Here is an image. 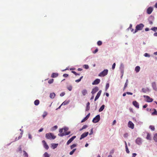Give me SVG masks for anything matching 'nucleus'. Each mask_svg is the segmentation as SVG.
<instances>
[{"mask_svg":"<svg viewBox=\"0 0 157 157\" xmlns=\"http://www.w3.org/2000/svg\"><path fill=\"white\" fill-rule=\"evenodd\" d=\"M144 25L142 23L137 25L136 27V29L133 32L134 33H136L138 30H141L144 27Z\"/></svg>","mask_w":157,"mask_h":157,"instance_id":"f257e3e1","label":"nucleus"},{"mask_svg":"<svg viewBox=\"0 0 157 157\" xmlns=\"http://www.w3.org/2000/svg\"><path fill=\"white\" fill-rule=\"evenodd\" d=\"M46 138L48 139H54L56 136H55L53 134L51 133H47L45 135Z\"/></svg>","mask_w":157,"mask_h":157,"instance_id":"f03ea898","label":"nucleus"},{"mask_svg":"<svg viewBox=\"0 0 157 157\" xmlns=\"http://www.w3.org/2000/svg\"><path fill=\"white\" fill-rule=\"evenodd\" d=\"M108 71L107 69H105L99 74V76L101 77H104L107 74Z\"/></svg>","mask_w":157,"mask_h":157,"instance_id":"7ed1b4c3","label":"nucleus"},{"mask_svg":"<svg viewBox=\"0 0 157 157\" xmlns=\"http://www.w3.org/2000/svg\"><path fill=\"white\" fill-rule=\"evenodd\" d=\"M100 120L99 115H98L92 121L94 123L98 122Z\"/></svg>","mask_w":157,"mask_h":157,"instance_id":"20e7f679","label":"nucleus"},{"mask_svg":"<svg viewBox=\"0 0 157 157\" xmlns=\"http://www.w3.org/2000/svg\"><path fill=\"white\" fill-rule=\"evenodd\" d=\"M144 97L146 98V101L147 102H151L153 101V99L148 96L144 95Z\"/></svg>","mask_w":157,"mask_h":157,"instance_id":"39448f33","label":"nucleus"},{"mask_svg":"<svg viewBox=\"0 0 157 157\" xmlns=\"http://www.w3.org/2000/svg\"><path fill=\"white\" fill-rule=\"evenodd\" d=\"M134 124L132 121H130L128 122V126L129 128L133 129L134 128Z\"/></svg>","mask_w":157,"mask_h":157,"instance_id":"423d86ee","label":"nucleus"},{"mask_svg":"<svg viewBox=\"0 0 157 157\" xmlns=\"http://www.w3.org/2000/svg\"><path fill=\"white\" fill-rule=\"evenodd\" d=\"M153 10V8L152 7H148L147 11V12L148 14H150Z\"/></svg>","mask_w":157,"mask_h":157,"instance_id":"0eeeda50","label":"nucleus"},{"mask_svg":"<svg viewBox=\"0 0 157 157\" xmlns=\"http://www.w3.org/2000/svg\"><path fill=\"white\" fill-rule=\"evenodd\" d=\"M98 90V87H95L92 90L91 92V94H94Z\"/></svg>","mask_w":157,"mask_h":157,"instance_id":"6e6552de","label":"nucleus"},{"mask_svg":"<svg viewBox=\"0 0 157 157\" xmlns=\"http://www.w3.org/2000/svg\"><path fill=\"white\" fill-rule=\"evenodd\" d=\"M132 104L136 108L138 109L139 108V104L136 101H133L132 102Z\"/></svg>","mask_w":157,"mask_h":157,"instance_id":"1a4fd4ad","label":"nucleus"},{"mask_svg":"<svg viewBox=\"0 0 157 157\" xmlns=\"http://www.w3.org/2000/svg\"><path fill=\"white\" fill-rule=\"evenodd\" d=\"M89 134V132H85L83 133L81 136V137L80 138V140H82L83 138L84 137H86Z\"/></svg>","mask_w":157,"mask_h":157,"instance_id":"9d476101","label":"nucleus"},{"mask_svg":"<svg viewBox=\"0 0 157 157\" xmlns=\"http://www.w3.org/2000/svg\"><path fill=\"white\" fill-rule=\"evenodd\" d=\"M136 143L138 145H140L142 143V140L140 138H138L136 140Z\"/></svg>","mask_w":157,"mask_h":157,"instance_id":"9b49d317","label":"nucleus"},{"mask_svg":"<svg viewBox=\"0 0 157 157\" xmlns=\"http://www.w3.org/2000/svg\"><path fill=\"white\" fill-rule=\"evenodd\" d=\"M101 90H100L98 91V93L97 95H96V97H95L94 101H96V100H97L99 97L100 96L101 94Z\"/></svg>","mask_w":157,"mask_h":157,"instance_id":"f8f14e48","label":"nucleus"},{"mask_svg":"<svg viewBox=\"0 0 157 157\" xmlns=\"http://www.w3.org/2000/svg\"><path fill=\"white\" fill-rule=\"evenodd\" d=\"M70 132H65L63 133L59 134H58V136H59L62 137V136H64L68 135L69 134H70Z\"/></svg>","mask_w":157,"mask_h":157,"instance_id":"ddd939ff","label":"nucleus"},{"mask_svg":"<svg viewBox=\"0 0 157 157\" xmlns=\"http://www.w3.org/2000/svg\"><path fill=\"white\" fill-rule=\"evenodd\" d=\"M42 143L43 144V145L44 147L46 149H48L49 148L47 144L45 141L44 140L42 141Z\"/></svg>","mask_w":157,"mask_h":157,"instance_id":"4468645a","label":"nucleus"},{"mask_svg":"<svg viewBox=\"0 0 157 157\" xmlns=\"http://www.w3.org/2000/svg\"><path fill=\"white\" fill-rule=\"evenodd\" d=\"M100 81V79H97L95 80L92 83L93 85H97L99 83Z\"/></svg>","mask_w":157,"mask_h":157,"instance_id":"2eb2a0df","label":"nucleus"},{"mask_svg":"<svg viewBox=\"0 0 157 157\" xmlns=\"http://www.w3.org/2000/svg\"><path fill=\"white\" fill-rule=\"evenodd\" d=\"M152 87L153 89L155 91H156L157 88L156 86V83L155 82H153L152 83Z\"/></svg>","mask_w":157,"mask_h":157,"instance_id":"dca6fc26","label":"nucleus"},{"mask_svg":"<svg viewBox=\"0 0 157 157\" xmlns=\"http://www.w3.org/2000/svg\"><path fill=\"white\" fill-rule=\"evenodd\" d=\"M90 113H89L83 119H82L81 121V122H83L86 121L88 118L89 117Z\"/></svg>","mask_w":157,"mask_h":157,"instance_id":"f3484780","label":"nucleus"},{"mask_svg":"<svg viewBox=\"0 0 157 157\" xmlns=\"http://www.w3.org/2000/svg\"><path fill=\"white\" fill-rule=\"evenodd\" d=\"M58 76V74L57 73H53L52 74L51 77L52 78H56Z\"/></svg>","mask_w":157,"mask_h":157,"instance_id":"a211bd4d","label":"nucleus"},{"mask_svg":"<svg viewBox=\"0 0 157 157\" xmlns=\"http://www.w3.org/2000/svg\"><path fill=\"white\" fill-rule=\"evenodd\" d=\"M90 103L89 102H88L86 104V111H88L89 110L90 107Z\"/></svg>","mask_w":157,"mask_h":157,"instance_id":"6ab92c4d","label":"nucleus"},{"mask_svg":"<svg viewBox=\"0 0 157 157\" xmlns=\"http://www.w3.org/2000/svg\"><path fill=\"white\" fill-rule=\"evenodd\" d=\"M55 94L54 93H50V97L51 98H53L55 96Z\"/></svg>","mask_w":157,"mask_h":157,"instance_id":"aec40b11","label":"nucleus"},{"mask_svg":"<svg viewBox=\"0 0 157 157\" xmlns=\"http://www.w3.org/2000/svg\"><path fill=\"white\" fill-rule=\"evenodd\" d=\"M140 67L139 66H136L135 68V70L136 72H138L140 71Z\"/></svg>","mask_w":157,"mask_h":157,"instance_id":"412c9836","label":"nucleus"},{"mask_svg":"<svg viewBox=\"0 0 157 157\" xmlns=\"http://www.w3.org/2000/svg\"><path fill=\"white\" fill-rule=\"evenodd\" d=\"M125 150H126V152L127 153H129V151L128 150V147H127V143H126V142H125Z\"/></svg>","mask_w":157,"mask_h":157,"instance_id":"4be33fe9","label":"nucleus"},{"mask_svg":"<svg viewBox=\"0 0 157 157\" xmlns=\"http://www.w3.org/2000/svg\"><path fill=\"white\" fill-rule=\"evenodd\" d=\"M105 108V105H102L100 108L99 109V111L101 112Z\"/></svg>","mask_w":157,"mask_h":157,"instance_id":"5701e85b","label":"nucleus"},{"mask_svg":"<svg viewBox=\"0 0 157 157\" xmlns=\"http://www.w3.org/2000/svg\"><path fill=\"white\" fill-rule=\"evenodd\" d=\"M58 145V144H52V147L53 149L56 148Z\"/></svg>","mask_w":157,"mask_h":157,"instance_id":"b1692460","label":"nucleus"},{"mask_svg":"<svg viewBox=\"0 0 157 157\" xmlns=\"http://www.w3.org/2000/svg\"><path fill=\"white\" fill-rule=\"evenodd\" d=\"M82 93L83 95L85 96V95H86V94H87V90L85 89L83 90L82 91Z\"/></svg>","mask_w":157,"mask_h":157,"instance_id":"393cba45","label":"nucleus"},{"mask_svg":"<svg viewBox=\"0 0 157 157\" xmlns=\"http://www.w3.org/2000/svg\"><path fill=\"white\" fill-rule=\"evenodd\" d=\"M69 101H65L61 105H67L69 103Z\"/></svg>","mask_w":157,"mask_h":157,"instance_id":"a878e982","label":"nucleus"},{"mask_svg":"<svg viewBox=\"0 0 157 157\" xmlns=\"http://www.w3.org/2000/svg\"><path fill=\"white\" fill-rule=\"evenodd\" d=\"M149 91V90L148 88H147L146 89L145 88H142V91L144 93H146L147 91Z\"/></svg>","mask_w":157,"mask_h":157,"instance_id":"bb28decb","label":"nucleus"},{"mask_svg":"<svg viewBox=\"0 0 157 157\" xmlns=\"http://www.w3.org/2000/svg\"><path fill=\"white\" fill-rule=\"evenodd\" d=\"M39 101L38 100H36L34 102V104L36 105H37L39 104Z\"/></svg>","mask_w":157,"mask_h":157,"instance_id":"cd10ccee","label":"nucleus"},{"mask_svg":"<svg viewBox=\"0 0 157 157\" xmlns=\"http://www.w3.org/2000/svg\"><path fill=\"white\" fill-rule=\"evenodd\" d=\"M154 112L152 113V115H157V111L155 109H154Z\"/></svg>","mask_w":157,"mask_h":157,"instance_id":"c85d7f7f","label":"nucleus"},{"mask_svg":"<svg viewBox=\"0 0 157 157\" xmlns=\"http://www.w3.org/2000/svg\"><path fill=\"white\" fill-rule=\"evenodd\" d=\"M153 139L155 142H157V133L155 134Z\"/></svg>","mask_w":157,"mask_h":157,"instance_id":"c756f323","label":"nucleus"},{"mask_svg":"<svg viewBox=\"0 0 157 157\" xmlns=\"http://www.w3.org/2000/svg\"><path fill=\"white\" fill-rule=\"evenodd\" d=\"M47 113L46 112H44L43 114L42 115L43 118H45V117L47 115Z\"/></svg>","mask_w":157,"mask_h":157,"instance_id":"7c9ffc66","label":"nucleus"},{"mask_svg":"<svg viewBox=\"0 0 157 157\" xmlns=\"http://www.w3.org/2000/svg\"><path fill=\"white\" fill-rule=\"evenodd\" d=\"M146 139H147L149 140H151V135H150V134H149V133H147V136L146 137Z\"/></svg>","mask_w":157,"mask_h":157,"instance_id":"2f4dec72","label":"nucleus"},{"mask_svg":"<svg viewBox=\"0 0 157 157\" xmlns=\"http://www.w3.org/2000/svg\"><path fill=\"white\" fill-rule=\"evenodd\" d=\"M23 152H24L23 155L24 156H25V157H28V154L25 151H24Z\"/></svg>","mask_w":157,"mask_h":157,"instance_id":"473e14b6","label":"nucleus"},{"mask_svg":"<svg viewBox=\"0 0 157 157\" xmlns=\"http://www.w3.org/2000/svg\"><path fill=\"white\" fill-rule=\"evenodd\" d=\"M128 80L127 79L126 82L125 83L124 85V89H125L127 87V86L128 85Z\"/></svg>","mask_w":157,"mask_h":157,"instance_id":"72a5a7b5","label":"nucleus"},{"mask_svg":"<svg viewBox=\"0 0 157 157\" xmlns=\"http://www.w3.org/2000/svg\"><path fill=\"white\" fill-rule=\"evenodd\" d=\"M43 155L44 157H49V154L47 152H45L44 154Z\"/></svg>","mask_w":157,"mask_h":157,"instance_id":"f704fd0d","label":"nucleus"},{"mask_svg":"<svg viewBox=\"0 0 157 157\" xmlns=\"http://www.w3.org/2000/svg\"><path fill=\"white\" fill-rule=\"evenodd\" d=\"M76 150V148L73 149L70 152V153H69L70 155H72L74 153L75 151Z\"/></svg>","mask_w":157,"mask_h":157,"instance_id":"c9c22d12","label":"nucleus"},{"mask_svg":"<svg viewBox=\"0 0 157 157\" xmlns=\"http://www.w3.org/2000/svg\"><path fill=\"white\" fill-rule=\"evenodd\" d=\"M149 128L152 131H154L155 129L154 126L152 125H150L149 127Z\"/></svg>","mask_w":157,"mask_h":157,"instance_id":"e433bc0d","label":"nucleus"},{"mask_svg":"<svg viewBox=\"0 0 157 157\" xmlns=\"http://www.w3.org/2000/svg\"><path fill=\"white\" fill-rule=\"evenodd\" d=\"M53 81H54L53 79L52 78V79H50L48 81V83L50 84L52 83L53 82Z\"/></svg>","mask_w":157,"mask_h":157,"instance_id":"4c0bfd02","label":"nucleus"},{"mask_svg":"<svg viewBox=\"0 0 157 157\" xmlns=\"http://www.w3.org/2000/svg\"><path fill=\"white\" fill-rule=\"evenodd\" d=\"M83 77V76H81L79 79L75 80V82H80L81 79Z\"/></svg>","mask_w":157,"mask_h":157,"instance_id":"58836bf2","label":"nucleus"},{"mask_svg":"<svg viewBox=\"0 0 157 157\" xmlns=\"http://www.w3.org/2000/svg\"><path fill=\"white\" fill-rule=\"evenodd\" d=\"M151 30L155 32L157 31V27H154L152 28L151 29Z\"/></svg>","mask_w":157,"mask_h":157,"instance_id":"ea45409f","label":"nucleus"},{"mask_svg":"<svg viewBox=\"0 0 157 157\" xmlns=\"http://www.w3.org/2000/svg\"><path fill=\"white\" fill-rule=\"evenodd\" d=\"M87 125H84V126H83V127H82V128L81 129H80V131H81V130H82L83 129H84L86 128H87Z\"/></svg>","mask_w":157,"mask_h":157,"instance_id":"a19ab883","label":"nucleus"},{"mask_svg":"<svg viewBox=\"0 0 157 157\" xmlns=\"http://www.w3.org/2000/svg\"><path fill=\"white\" fill-rule=\"evenodd\" d=\"M76 146V144H73L71 146V149H72L74 147Z\"/></svg>","mask_w":157,"mask_h":157,"instance_id":"79ce46f5","label":"nucleus"},{"mask_svg":"<svg viewBox=\"0 0 157 157\" xmlns=\"http://www.w3.org/2000/svg\"><path fill=\"white\" fill-rule=\"evenodd\" d=\"M102 42L101 41L99 40L97 42V44L98 46L101 45L102 44Z\"/></svg>","mask_w":157,"mask_h":157,"instance_id":"37998d69","label":"nucleus"},{"mask_svg":"<svg viewBox=\"0 0 157 157\" xmlns=\"http://www.w3.org/2000/svg\"><path fill=\"white\" fill-rule=\"evenodd\" d=\"M109 83H107L106 84V86H105V90H106L109 87Z\"/></svg>","mask_w":157,"mask_h":157,"instance_id":"c03bdc74","label":"nucleus"},{"mask_svg":"<svg viewBox=\"0 0 157 157\" xmlns=\"http://www.w3.org/2000/svg\"><path fill=\"white\" fill-rule=\"evenodd\" d=\"M76 137L75 136H74L71 138L69 140L72 142L74 140V139L76 138Z\"/></svg>","mask_w":157,"mask_h":157,"instance_id":"a18cd8bd","label":"nucleus"},{"mask_svg":"<svg viewBox=\"0 0 157 157\" xmlns=\"http://www.w3.org/2000/svg\"><path fill=\"white\" fill-rule=\"evenodd\" d=\"M71 72L73 73L75 75H79L80 74H78V73H76L75 71H71Z\"/></svg>","mask_w":157,"mask_h":157,"instance_id":"49530a36","label":"nucleus"},{"mask_svg":"<svg viewBox=\"0 0 157 157\" xmlns=\"http://www.w3.org/2000/svg\"><path fill=\"white\" fill-rule=\"evenodd\" d=\"M83 67L85 69H87L89 68V66L87 65H83Z\"/></svg>","mask_w":157,"mask_h":157,"instance_id":"de8ad7c7","label":"nucleus"},{"mask_svg":"<svg viewBox=\"0 0 157 157\" xmlns=\"http://www.w3.org/2000/svg\"><path fill=\"white\" fill-rule=\"evenodd\" d=\"M67 89L69 91H71L72 89V87L71 86H70L67 87Z\"/></svg>","mask_w":157,"mask_h":157,"instance_id":"09e8293b","label":"nucleus"},{"mask_svg":"<svg viewBox=\"0 0 157 157\" xmlns=\"http://www.w3.org/2000/svg\"><path fill=\"white\" fill-rule=\"evenodd\" d=\"M58 128V127L57 125H55L52 127V130H55Z\"/></svg>","mask_w":157,"mask_h":157,"instance_id":"8fccbe9b","label":"nucleus"},{"mask_svg":"<svg viewBox=\"0 0 157 157\" xmlns=\"http://www.w3.org/2000/svg\"><path fill=\"white\" fill-rule=\"evenodd\" d=\"M144 56L145 57H149L150 56L148 54V53H145L144 54Z\"/></svg>","mask_w":157,"mask_h":157,"instance_id":"3c124183","label":"nucleus"},{"mask_svg":"<svg viewBox=\"0 0 157 157\" xmlns=\"http://www.w3.org/2000/svg\"><path fill=\"white\" fill-rule=\"evenodd\" d=\"M115 65H116V64L115 63H114L113 65H112V68L113 69H114L115 68Z\"/></svg>","mask_w":157,"mask_h":157,"instance_id":"603ef678","label":"nucleus"},{"mask_svg":"<svg viewBox=\"0 0 157 157\" xmlns=\"http://www.w3.org/2000/svg\"><path fill=\"white\" fill-rule=\"evenodd\" d=\"M63 76L64 77H68V74H64L63 75Z\"/></svg>","mask_w":157,"mask_h":157,"instance_id":"864d4df0","label":"nucleus"},{"mask_svg":"<svg viewBox=\"0 0 157 157\" xmlns=\"http://www.w3.org/2000/svg\"><path fill=\"white\" fill-rule=\"evenodd\" d=\"M65 94V93L64 92H62V93H61L60 94V96H63Z\"/></svg>","mask_w":157,"mask_h":157,"instance_id":"5fc2aeb1","label":"nucleus"},{"mask_svg":"<svg viewBox=\"0 0 157 157\" xmlns=\"http://www.w3.org/2000/svg\"><path fill=\"white\" fill-rule=\"evenodd\" d=\"M98 48H96L94 50V51L93 52V53L94 54H95V53H96V52H98Z\"/></svg>","mask_w":157,"mask_h":157,"instance_id":"6e6d98bb","label":"nucleus"},{"mask_svg":"<svg viewBox=\"0 0 157 157\" xmlns=\"http://www.w3.org/2000/svg\"><path fill=\"white\" fill-rule=\"evenodd\" d=\"M63 128L60 129L59 130V132L60 133H62L63 132Z\"/></svg>","mask_w":157,"mask_h":157,"instance_id":"4d7b16f0","label":"nucleus"},{"mask_svg":"<svg viewBox=\"0 0 157 157\" xmlns=\"http://www.w3.org/2000/svg\"><path fill=\"white\" fill-rule=\"evenodd\" d=\"M126 93L127 94H128V95H132L133 94L132 93H131L130 92H127Z\"/></svg>","mask_w":157,"mask_h":157,"instance_id":"13d9d810","label":"nucleus"},{"mask_svg":"<svg viewBox=\"0 0 157 157\" xmlns=\"http://www.w3.org/2000/svg\"><path fill=\"white\" fill-rule=\"evenodd\" d=\"M71 142V141L70 140H69L67 142V144L68 145Z\"/></svg>","mask_w":157,"mask_h":157,"instance_id":"bf43d9fd","label":"nucleus"},{"mask_svg":"<svg viewBox=\"0 0 157 157\" xmlns=\"http://www.w3.org/2000/svg\"><path fill=\"white\" fill-rule=\"evenodd\" d=\"M29 138L30 139H31L32 138V136L30 134H28Z\"/></svg>","mask_w":157,"mask_h":157,"instance_id":"052dcab7","label":"nucleus"},{"mask_svg":"<svg viewBox=\"0 0 157 157\" xmlns=\"http://www.w3.org/2000/svg\"><path fill=\"white\" fill-rule=\"evenodd\" d=\"M18 150L19 151H21V152L22 149L21 146H20V147H19L18 148Z\"/></svg>","mask_w":157,"mask_h":157,"instance_id":"680f3d73","label":"nucleus"},{"mask_svg":"<svg viewBox=\"0 0 157 157\" xmlns=\"http://www.w3.org/2000/svg\"><path fill=\"white\" fill-rule=\"evenodd\" d=\"M22 137V136L21 135L19 136L18 138H17H17H16V140H18L19 139H20Z\"/></svg>","mask_w":157,"mask_h":157,"instance_id":"e2e57ef3","label":"nucleus"},{"mask_svg":"<svg viewBox=\"0 0 157 157\" xmlns=\"http://www.w3.org/2000/svg\"><path fill=\"white\" fill-rule=\"evenodd\" d=\"M147 106V104H145L143 106V108H146Z\"/></svg>","mask_w":157,"mask_h":157,"instance_id":"0e129e2a","label":"nucleus"},{"mask_svg":"<svg viewBox=\"0 0 157 157\" xmlns=\"http://www.w3.org/2000/svg\"><path fill=\"white\" fill-rule=\"evenodd\" d=\"M132 157H135L136 156V154L135 153H134L132 154Z\"/></svg>","mask_w":157,"mask_h":157,"instance_id":"69168bd1","label":"nucleus"},{"mask_svg":"<svg viewBox=\"0 0 157 157\" xmlns=\"http://www.w3.org/2000/svg\"><path fill=\"white\" fill-rule=\"evenodd\" d=\"M116 123V121L115 120H114L113 122L112 125H114Z\"/></svg>","mask_w":157,"mask_h":157,"instance_id":"338daca9","label":"nucleus"},{"mask_svg":"<svg viewBox=\"0 0 157 157\" xmlns=\"http://www.w3.org/2000/svg\"><path fill=\"white\" fill-rule=\"evenodd\" d=\"M145 30L146 31H147L149 30V29L148 28H145Z\"/></svg>","mask_w":157,"mask_h":157,"instance_id":"774afa93","label":"nucleus"}]
</instances>
